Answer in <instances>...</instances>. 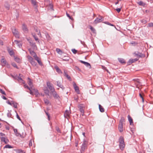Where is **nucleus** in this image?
Listing matches in <instances>:
<instances>
[{
	"mask_svg": "<svg viewBox=\"0 0 153 153\" xmlns=\"http://www.w3.org/2000/svg\"><path fill=\"white\" fill-rule=\"evenodd\" d=\"M66 15L70 19H71V20H73L74 19L73 18H72L69 15V14L67 13H66Z\"/></svg>",
	"mask_w": 153,
	"mask_h": 153,
	"instance_id": "603ef678",
	"label": "nucleus"
},
{
	"mask_svg": "<svg viewBox=\"0 0 153 153\" xmlns=\"http://www.w3.org/2000/svg\"><path fill=\"white\" fill-rule=\"evenodd\" d=\"M141 21L142 23L144 24H145L147 22L144 19H142Z\"/></svg>",
	"mask_w": 153,
	"mask_h": 153,
	"instance_id": "e2e57ef3",
	"label": "nucleus"
},
{
	"mask_svg": "<svg viewBox=\"0 0 153 153\" xmlns=\"http://www.w3.org/2000/svg\"><path fill=\"white\" fill-rule=\"evenodd\" d=\"M70 114V112L69 111L66 110L65 112L64 113V116L65 117V116L67 117L69 116Z\"/></svg>",
	"mask_w": 153,
	"mask_h": 153,
	"instance_id": "bb28decb",
	"label": "nucleus"
},
{
	"mask_svg": "<svg viewBox=\"0 0 153 153\" xmlns=\"http://www.w3.org/2000/svg\"><path fill=\"white\" fill-rule=\"evenodd\" d=\"M65 57H66L65 58L62 59L63 60L66 61H68L69 60V57L68 56H65Z\"/></svg>",
	"mask_w": 153,
	"mask_h": 153,
	"instance_id": "8fccbe9b",
	"label": "nucleus"
},
{
	"mask_svg": "<svg viewBox=\"0 0 153 153\" xmlns=\"http://www.w3.org/2000/svg\"><path fill=\"white\" fill-rule=\"evenodd\" d=\"M125 122V119L123 117H122L120 120L119 123L122 124H123V123Z\"/></svg>",
	"mask_w": 153,
	"mask_h": 153,
	"instance_id": "c756f323",
	"label": "nucleus"
},
{
	"mask_svg": "<svg viewBox=\"0 0 153 153\" xmlns=\"http://www.w3.org/2000/svg\"><path fill=\"white\" fill-rule=\"evenodd\" d=\"M121 8H121H117L115 9V10H116L118 13H119L120 11Z\"/></svg>",
	"mask_w": 153,
	"mask_h": 153,
	"instance_id": "bf43d9fd",
	"label": "nucleus"
},
{
	"mask_svg": "<svg viewBox=\"0 0 153 153\" xmlns=\"http://www.w3.org/2000/svg\"><path fill=\"white\" fill-rule=\"evenodd\" d=\"M32 35L33 36V37L35 39V40L36 41H37L38 42V43H39V41L37 37L36 36V34L34 33H32Z\"/></svg>",
	"mask_w": 153,
	"mask_h": 153,
	"instance_id": "5701e85b",
	"label": "nucleus"
},
{
	"mask_svg": "<svg viewBox=\"0 0 153 153\" xmlns=\"http://www.w3.org/2000/svg\"><path fill=\"white\" fill-rule=\"evenodd\" d=\"M118 128L120 132H121L123 131V124L119 123L118 126Z\"/></svg>",
	"mask_w": 153,
	"mask_h": 153,
	"instance_id": "a211bd4d",
	"label": "nucleus"
},
{
	"mask_svg": "<svg viewBox=\"0 0 153 153\" xmlns=\"http://www.w3.org/2000/svg\"><path fill=\"white\" fill-rule=\"evenodd\" d=\"M29 1H31L32 4L34 5H36V2L35 0H28Z\"/></svg>",
	"mask_w": 153,
	"mask_h": 153,
	"instance_id": "a19ab883",
	"label": "nucleus"
},
{
	"mask_svg": "<svg viewBox=\"0 0 153 153\" xmlns=\"http://www.w3.org/2000/svg\"><path fill=\"white\" fill-rule=\"evenodd\" d=\"M44 92L45 94L47 95V96H49V90L48 89V88H46L45 89H44Z\"/></svg>",
	"mask_w": 153,
	"mask_h": 153,
	"instance_id": "4be33fe9",
	"label": "nucleus"
},
{
	"mask_svg": "<svg viewBox=\"0 0 153 153\" xmlns=\"http://www.w3.org/2000/svg\"><path fill=\"white\" fill-rule=\"evenodd\" d=\"M148 25L147 26L148 27H153V23L152 22L149 23Z\"/></svg>",
	"mask_w": 153,
	"mask_h": 153,
	"instance_id": "49530a36",
	"label": "nucleus"
},
{
	"mask_svg": "<svg viewBox=\"0 0 153 153\" xmlns=\"http://www.w3.org/2000/svg\"><path fill=\"white\" fill-rule=\"evenodd\" d=\"M37 61L39 65H42V63L41 61L40 60V59L37 60Z\"/></svg>",
	"mask_w": 153,
	"mask_h": 153,
	"instance_id": "774afa93",
	"label": "nucleus"
},
{
	"mask_svg": "<svg viewBox=\"0 0 153 153\" xmlns=\"http://www.w3.org/2000/svg\"><path fill=\"white\" fill-rule=\"evenodd\" d=\"M138 4L140 6H144L145 5V4L142 1L139 2Z\"/></svg>",
	"mask_w": 153,
	"mask_h": 153,
	"instance_id": "c03bdc74",
	"label": "nucleus"
},
{
	"mask_svg": "<svg viewBox=\"0 0 153 153\" xmlns=\"http://www.w3.org/2000/svg\"><path fill=\"white\" fill-rule=\"evenodd\" d=\"M31 64L34 66H36L37 64L36 62H35L34 60L32 62L30 63Z\"/></svg>",
	"mask_w": 153,
	"mask_h": 153,
	"instance_id": "09e8293b",
	"label": "nucleus"
},
{
	"mask_svg": "<svg viewBox=\"0 0 153 153\" xmlns=\"http://www.w3.org/2000/svg\"><path fill=\"white\" fill-rule=\"evenodd\" d=\"M12 31L13 35L16 38H19V33L17 30L15 28H13Z\"/></svg>",
	"mask_w": 153,
	"mask_h": 153,
	"instance_id": "7ed1b4c3",
	"label": "nucleus"
},
{
	"mask_svg": "<svg viewBox=\"0 0 153 153\" xmlns=\"http://www.w3.org/2000/svg\"><path fill=\"white\" fill-rule=\"evenodd\" d=\"M33 57L35 59L36 61L39 59V58L37 56V55Z\"/></svg>",
	"mask_w": 153,
	"mask_h": 153,
	"instance_id": "69168bd1",
	"label": "nucleus"
},
{
	"mask_svg": "<svg viewBox=\"0 0 153 153\" xmlns=\"http://www.w3.org/2000/svg\"><path fill=\"white\" fill-rule=\"evenodd\" d=\"M64 76H65L68 79L70 80H71V77L65 71H64Z\"/></svg>",
	"mask_w": 153,
	"mask_h": 153,
	"instance_id": "cd10ccee",
	"label": "nucleus"
},
{
	"mask_svg": "<svg viewBox=\"0 0 153 153\" xmlns=\"http://www.w3.org/2000/svg\"><path fill=\"white\" fill-rule=\"evenodd\" d=\"M13 147L11 146L9 144H7L4 147V148H13Z\"/></svg>",
	"mask_w": 153,
	"mask_h": 153,
	"instance_id": "e433bc0d",
	"label": "nucleus"
},
{
	"mask_svg": "<svg viewBox=\"0 0 153 153\" xmlns=\"http://www.w3.org/2000/svg\"><path fill=\"white\" fill-rule=\"evenodd\" d=\"M29 146L30 147L32 146V140L31 139L29 141Z\"/></svg>",
	"mask_w": 153,
	"mask_h": 153,
	"instance_id": "5fc2aeb1",
	"label": "nucleus"
},
{
	"mask_svg": "<svg viewBox=\"0 0 153 153\" xmlns=\"http://www.w3.org/2000/svg\"><path fill=\"white\" fill-rule=\"evenodd\" d=\"M14 60L18 63H20L21 62V59L19 57H14Z\"/></svg>",
	"mask_w": 153,
	"mask_h": 153,
	"instance_id": "c85d7f7f",
	"label": "nucleus"
},
{
	"mask_svg": "<svg viewBox=\"0 0 153 153\" xmlns=\"http://www.w3.org/2000/svg\"><path fill=\"white\" fill-rule=\"evenodd\" d=\"M56 51L57 53H59V54L60 53V52H62L61 50L59 48H57L56 49Z\"/></svg>",
	"mask_w": 153,
	"mask_h": 153,
	"instance_id": "4d7b16f0",
	"label": "nucleus"
},
{
	"mask_svg": "<svg viewBox=\"0 0 153 153\" xmlns=\"http://www.w3.org/2000/svg\"><path fill=\"white\" fill-rule=\"evenodd\" d=\"M46 84L48 88L49 89L51 93L55 90L53 85L49 82H47Z\"/></svg>",
	"mask_w": 153,
	"mask_h": 153,
	"instance_id": "f03ea898",
	"label": "nucleus"
},
{
	"mask_svg": "<svg viewBox=\"0 0 153 153\" xmlns=\"http://www.w3.org/2000/svg\"><path fill=\"white\" fill-rule=\"evenodd\" d=\"M45 113H46L47 115L48 116V120H50V115L48 113V112H47L46 111H45Z\"/></svg>",
	"mask_w": 153,
	"mask_h": 153,
	"instance_id": "13d9d810",
	"label": "nucleus"
},
{
	"mask_svg": "<svg viewBox=\"0 0 153 153\" xmlns=\"http://www.w3.org/2000/svg\"><path fill=\"white\" fill-rule=\"evenodd\" d=\"M99 108L100 111V112H104V109L100 104H99Z\"/></svg>",
	"mask_w": 153,
	"mask_h": 153,
	"instance_id": "b1692460",
	"label": "nucleus"
},
{
	"mask_svg": "<svg viewBox=\"0 0 153 153\" xmlns=\"http://www.w3.org/2000/svg\"><path fill=\"white\" fill-rule=\"evenodd\" d=\"M16 153H25V152L21 150L18 149L16 151Z\"/></svg>",
	"mask_w": 153,
	"mask_h": 153,
	"instance_id": "37998d69",
	"label": "nucleus"
},
{
	"mask_svg": "<svg viewBox=\"0 0 153 153\" xmlns=\"http://www.w3.org/2000/svg\"><path fill=\"white\" fill-rule=\"evenodd\" d=\"M17 103L14 102L13 101L12 102V105H13V107L15 108H17Z\"/></svg>",
	"mask_w": 153,
	"mask_h": 153,
	"instance_id": "f704fd0d",
	"label": "nucleus"
},
{
	"mask_svg": "<svg viewBox=\"0 0 153 153\" xmlns=\"http://www.w3.org/2000/svg\"><path fill=\"white\" fill-rule=\"evenodd\" d=\"M105 23L108 25H109L111 26H114V25H113V24H112L110 23H109L108 22H106Z\"/></svg>",
	"mask_w": 153,
	"mask_h": 153,
	"instance_id": "338daca9",
	"label": "nucleus"
},
{
	"mask_svg": "<svg viewBox=\"0 0 153 153\" xmlns=\"http://www.w3.org/2000/svg\"><path fill=\"white\" fill-rule=\"evenodd\" d=\"M44 101L45 103L47 105H48L50 103L49 101L47 99L44 98Z\"/></svg>",
	"mask_w": 153,
	"mask_h": 153,
	"instance_id": "c9c22d12",
	"label": "nucleus"
},
{
	"mask_svg": "<svg viewBox=\"0 0 153 153\" xmlns=\"http://www.w3.org/2000/svg\"><path fill=\"white\" fill-rule=\"evenodd\" d=\"M15 135L16 136L19 137H21L22 138H24V137L23 136H22L21 134H20L19 133H16Z\"/></svg>",
	"mask_w": 153,
	"mask_h": 153,
	"instance_id": "79ce46f5",
	"label": "nucleus"
},
{
	"mask_svg": "<svg viewBox=\"0 0 153 153\" xmlns=\"http://www.w3.org/2000/svg\"><path fill=\"white\" fill-rule=\"evenodd\" d=\"M134 80L135 81V84L137 85L140 84V82L138 79H134Z\"/></svg>",
	"mask_w": 153,
	"mask_h": 153,
	"instance_id": "58836bf2",
	"label": "nucleus"
},
{
	"mask_svg": "<svg viewBox=\"0 0 153 153\" xmlns=\"http://www.w3.org/2000/svg\"><path fill=\"white\" fill-rule=\"evenodd\" d=\"M118 60L121 63L125 64L126 63L124 59H123L121 58H118Z\"/></svg>",
	"mask_w": 153,
	"mask_h": 153,
	"instance_id": "a878e982",
	"label": "nucleus"
},
{
	"mask_svg": "<svg viewBox=\"0 0 153 153\" xmlns=\"http://www.w3.org/2000/svg\"><path fill=\"white\" fill-rule=\"evenodd\" d=\"M7 50L9 54L11 56L14 54V53L13 50H10L9 48H7Z\"/></svg>",
	"mask_w": 153,
	"mask_h": 153,
	"instance_id": "6ab92c4d",
	"label": "nucleus"
},
{
	"mask_svg": "<svg viewBox=\"0 0 153 153\" xmlns=\"http://www.w3.org/2000/svg\"><path fill=\"white\" fill-rule=\"evenodd\" d=\"M90 29L94 33H96V31L95 29L93 28L92 26H90Z\"/></svg>",
	"mask_w": 153,
	"mask_h": 153,
	"instance_id": "ea45409f",
	"label": "nucleus"
},
{
	"mask_svg": "<svg viewBox=\"0 0 153 153\" xmlns=\"http://www.w3.org/2000/svg\"><path fill=\"white\" fill-rule=\"evenodd\" d=\"M1 140L2 142L4 143L5 144H7L9 142L8 140L6 137H1Z\"/></svg>",
	"mask_w": 153,
	"mask_h": 153,
	"instance_id": "9d476101",
	"label": "nucleus"
},
{
	"mask_svg": "<svg viewBox=\"0 0 153 153\" xmlns=\"http://www.w3.org/2000/svg\"><path fill=\"white\" fill-rule=\"evenodd\" d=\"M0 91L2 94L6 95V94L4 91L2 89H0Z\"/></svg>",
	"mask_w": 153,
	"mask_h": 153,
	"instance_id": "864d4df0",
	"label": "nucleus"
},
{
	"mask_svg": "<svg viewBox=\"0 0 153 153\" xmlns=\"http://www.w3.org/2000/svg\"><path fill=\"white\" fill-rule=\"evenodd\" d=\"M138 59V58L137 59H129L128 62L129 63H132L134 62L135 61H137Z\"/></svg>",
	"mask_w": 153,
	"mask_h": 153,
	"instance_id": "72a5a7b5",
	"label": "nucleus"
},
{
	"mask_svg": "<svg viewBox=\"0 0 153 153\" xmlns=\"http://www.w3.org/2000/svg\"><path fill=\"white\" fill-rule=\"evenodd\" d=\"M56 129L58 132L61 133V131L58 127H56Z\"/></svg>",
	"mask_w": 153,
	"mask_h": 153,
	"instance_id": "6e6d98bb",
	"label": "nucleus"
},
{
	"mask_svg": "<svg viewBox=\"0 0 153 153\" xmlns=\"http://www.w3.org/2000/svg\"><path fill=\"white\" fill-rule=\"evenodd\" d=\"M27 58L28 61L30 63L34 60L33 58L29 55H28L27 56Z\"/></svg>",
	"mask_w": 153,
	"mask_h": 153,
	"instance_id": "412c9836",
	"label": "nucleus"
},
{
	"mask_svg": "<svg viewBox=\"0 0 153 153\" xmlns=\"http://www.w3.org/2000/svg\"><path fill=\"white\" fill-rule=\"evenodd\" d=\"M12 115L11 113L10 112H8L7 114V116L8 117H11V116Z\"/></svg>",
	"mask_w": 153,
	"mask_h": 153,
	"instance_id": "0e129e2a",
	"label": "nucleus"
},
{
	"mask_svg": "<svg viewBox=\"0 0 153 153\" xmlns=\"http://www.w3.org/2000/svg\"><path fill=\"white\" fill-rule=\"evenodd\" d=\"M51 93L54 98L59 99V97L55 90L52 92Z\"/></svg>",
	"mask_w": 153,
	"mask_h": 153,
	"instance_id": "0eeeda50",
	"label": "nucleus"
},
{
	"mask_svg": "<svg viewBox=\"0 0 153 153\" xmlns=\"http://www.w3.org/2000/svg\"><path fill=\"white\" fill-rule=\"evenodd\" d=\"M12 77L14 79H17L19 82H22L23 83H25V81L23 80L19 76L17 77V78H15V77L12 76Z\"/></svg>",
	"mask_w": 153,
	"mask_h": 153,
	"instance_id": "f8f14e48",
	"label": "nucleus"
},
{
	"mask_svg": "<svg viewBox=\"0 0 153 153\" xmlns=\"http://www.w3.org/2000/svg\"><path fill=\"white\" fill-rule=\"evenodd\" d=\"M73 84L74 88L75 91L77 93V94H79V91L78 87L76 85L75 82H73Z\"/></svg>",
	"mask_w": 153,
	"mask_h": 153,
	"instance_id": "423d86ee",
	"label": "nucleus"
},
{
	"mask_svg": "<svg viewBox=\"0 0 153 153\" xmlns=\"http://www.w3.org/2000/svg\"><path fill=\"white\" fill-rule=\"evenodd\" d=\"M4 6L7 10H9L10 7L9 5L7 2H6L4 4Z\"/></svg>",
	"mask_w": 153,
	"mask_h": 153,
	"instance_id": "4c0bfd02",
	"label": "nucleus"
},
{
	"mask_svg": "<svg viewBox=\"0 0 153 153\" xmlns=\"http://www.w3.org/2000/svg\"><path fill=\"white\" fill-rule=\"evenodd\" d=\"M128 120L130 123V125H133V120L131 116L129 115H128Z\"/></svg>",
	"mask_w": 153,
	"mask_h": 153,
	"instance_id": "2eb2a0df",
	"label": "nucleus"
},
{
	"mask_svg": "<svg viewBox=\"0 0 153 153\" xmlns=\"http://www.w3.org/2000/svg\"><path fill=\"white\" fill-rule=\"evenodd\" d=\"M135 54L136 56H138L139 57H143L145 56L144 54L139 52L135 53Z\"/></svg>",
	"mask_w": 153,
	"mask_h": 153,
	"instance_id": "4468645a",
	"label": "nucleus"
},
{
	"mask_svg": "<svg viewBox=\"0 0 153 153\" xmlns=\"http://www.w3.org/2000/svg\"><path fill=\"white\" fill-rule=\"evenodd\" d=\"M28 79H29L28 84L30 87L31 88H32L33 86L32 82L31 79L29 78H28Z\"/></svg>",
	"mask_w": 153,
	"mask_h": 153,
	"instance_id": "7c9ffc66",
	"label": "nucleus"
},
{
	"mask_svg": "<svg viewBox=\"0 0 153 153\" xmlns=\"http://www.w3.org/2000/svg\"><path fill=\"white\" fill-rule=\"evenodd\" d=\"M55 69L56 70V71L59 74H62V72L61 70L57 66H55Z\"/></svg>",
	"mask_w": 153,
	"mask_h": 153,
	"instance_id": "dca6fc26",
	"label": "nucleus"
},
{
	"mask_svg": "<svg viewBox=\"0 0 153 153\" xmlns=\"http://www.w3.org/2000/svg\"><path fill=\"white\" fill-rule=\"evenodd\" d=\"M22 28L23 31L25 33H27L28 32V29L27 26L25 24H23L22 25Z\"/></svg>",
	"mask_w": 153,
	"mask_h": 153,
	"instance_id": "1a4fd4ad",
	"label": "nucleus"
},
{
	"mask_svg": "<svg viewBox=\"0 0 153 153\" xmlns=\"http://www.w3.org/2000/svg\"><path fill=\"white\" fill-rule=\"evenodd\" d=\"M30 91V93L31 94H33V92L32 91L33 90V92L35 93V94L36 95H38L39 94V93L38 92V91L37 89H35L33 88H30V90H29Z\"/></svg>",
	"mask_w": 153,
	"mask_h": 153,
	"instance_id": "39448f33",
	"label": "nucleus"
},
{
	"mask_svg": "<svg viewBox=\"0 0 153 153\" xmlns=\"http://www.w3.org/2000/svg\"><path fill=\"white\" fill-rule=\"evenodd\" d=\"M79 110L82 113V115L83 116L84 115V110L83 108V107L81 105H80L79 106Z\"/></svg>",
	"mask_w": 153,
	"mask_h": 153,
	"instance_id": "ddd939ff",
	"label": "nucleus"
},
{
	"mask_svg": "<svg viewBox=\"0 0 153 153\" xmlns=\"http://www.w3.org/2000/svg\"><path fill=\"white\" fill-rule=\"evenodd\" d=\"M85 65L87 67H88L89 68H91V66L90 64L88 62H86Z\"/></svg>",
	"mask_w": 153,
	"mask_h": 153,
	"instance_id": "de8ad7c7",
	"label": "nucleus"
},
{
	"mask_svg": "<svg viewBox=\"0 0 153 153\" xmlns=\"http://www.w3.org/2000/svg\"><path fill=\"white\" fill-rule=\"evenodd\" d=\"M11 65L14 67L16 68L17 69H19V68L18 67L16 64L15 63L13 62L11 63Z\"/></svg>",
	"mask_w": 153,
	"mask_h": 153,
	"instance_id": "a18cd8bd",
	"label": "nucleus"
},
{
	"mask_svg": "<svg viewBox=\"0 0 153 153\" xmlns=\"http://www.w3.org/2000/svg\"><path fill=\"white\" fill-rule=\"evenodd\" d=\"M24 87L25 88H27V89H28L29 90H30V87H29L28 86V85H26V84L24 85Z\"/></svg>",
	"mask_w": 153,
	"mask_h": 153,
	"instance_id": "680f3d73",
	"label": "nucleus"
},
{
	"mask_svg": "<svg viewBox=\"0 0 153 153\" xmlns=\"http://www.w3.org/2000/svg\"><path fill=\"white\" fill-rule=\"evenodd\" d=\"M45 35L46 36V38L47 40H50L51 39V38L49 35V34L47 33H45Z\"/></svg>",
	"mask_w": 153,
	"mask_h": 153,
	"instance_id": "473e14b6",
	"label": "nucleus"
},
{
	"mask_svg": "<svg viewBox=\"0 0 153 153\" xmlns=\"http://www.w3.org/2000/svg\"><path fill=\"white\" fill-rule=\"evenodd\" d=\"M14 42L15 43H16V44H17V45L18 46L19 48H20L21 47H22V44L20 42L18 41L17 40H15L14 41Z\"/></svg>",
	"mask_w": 153,
	"mask_h": 153,
	"instance_id": "aec40b11",
	"label": "nucleus"
},
{
	"mask_svg": "<svg viewBox=\"0 0 153 153\" xmlns=\"http://www.w3.org/2000/svg\"><path fill=\"white\" fill-rule=\"evenodd\" d=\"M1 62L2 63V65L5 66L7 64V61L4 58H2L1 59Z\"/></svg>",
	"mask_w": 153,
	"mask_h": 153,
	"instance_id": "f3484780",
	"label": "nucleus"
},
{
	"mask_svg": "<svg viewBox=\"0 0 153 153\" xmlns=\"http://www.w3.org/2000/svg\"><path fill=\"white\" fill-rule=\"evenodd\" d=\"M30 52L31 55L33 57L35 56L36 55V53L33 51H30Z\"/></svg>",
	"mask_w": 153,
	"mask_h": 153,
	"instance_id": "2f4dec72",
	"label": "nucleus"
},
{
	"mask_svg": "<svg viewBox=\"0 0 153 153\" xmlns=\"http://www.w3.org/2000/svg\"><path fill=\"white\" fill-rule=\"evenodd\" d=\"M103 18L101 16L100 18H96L94 22V24H97L98 23H100L103 21Z\"/></svg>",
	"mask_w": 153,
	"mask_h": 153,
	"instance_id": "20e7f679",
	"label": "nucleus"
},
{
	"mask_svg": "<svg viewBox=\"0 0 153 153\" xmlns=\"http://www.w3.org/2000/svg\"><path fill=\"white\" fill-rule=\"evenodd\" d=\"M57 83V85L59 87L61 88L62 90L64 89L65 88L62 85V83L59 82V81H57L56 82Z\"/></svg>",
	"mask_w": 153,
	"mask_h": 153,
	"instance_id": "9b49d317",
	"label": "nucleus"
},
{
	"mask_svg": "<svg viewBox=\"0 0 153 153\" xmlns=\"http://www.w3.org/2000/svg\"><path fill=\"white\" fill-rule=\"evenodd\" d=\"M5 137V134L2 133H0V137L1 138V137Z\"/></svg>",
	"mask_w": 153,
	"mask_h": 153,
	"instance_id": "3c124183",
	"label": "nucleus"
},
{
	"mask_svg": "<svg viewBox=\"0 0 153 153\" xmlns=\"http://www.w3.org/2000/svg\"><path fill=\"white\" fill-rule=\"evenodd\" d=\"M34 30L36 32L38 33H37V34L38 35H39L40 37L41 38L42 37V36L41 34L40 30L38 28L36 27H34Z\"/></svg>",
	"mask_w": 153,
	"mask_h": 153,
	"instance_id": "6e6552de",
	"label": "nucleus"
},
{
	"mask_svg": "<svg viewBox=\"0 0 153 153\" xmlns=\"http://www.w3.org/2000/svg\"><path fill=\"white\" fill-rule=\"evenodd\" d=\"M72 51L74 54H76L77 52V51L74 49H72Z\"/></svg>",
	"mask_w": 153,
	"mask_h": 153,
	"instance_id": "052dcab7",
	"label": "nucleus"
},
{
	"mask_svg": "<svg viewBox=\"0 0 153 153\" xmlns=\"http://www.w3.org/2000/svg\"><path fill=\"white\" fill-rule=\"evenodd\" d=\"M86 146V144L85 142H84L81 146V149L82 151H84Z\"/></svg>",
	"mask_w": 153,
	"mask_h": 153,
	"instance_id": "393cba45",
	"label": "nucleus"
},
{
	"mask_svg": "<svg viewBox=\"0 0 153 153\" xmlns=\"http://www.w3.org/2000/svg\"><path fill=\"white\" fill-rule=\"evenodd\" d=\"M119 147L121 150H123L125 146L123 137H120L119 139Z\"/></svg>",
	"mask_w": 153,
	"mask_h": 153,
	"instance_id": "f257e3e1",
	"label": "nucleus"
}]
</instances>
